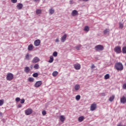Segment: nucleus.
<instances>
[{"label":"nucleus","instance_id":"obj_1","mask_svg":"<svg viewBox=\"0 0 126 126\" xmlns=\"http://www.w3.org/2000/svg\"><path fill=\"white\" fill-rule=\"evenodd\" d=\"M114 67L118 71H122L124 69V65L121 62H117L115 63Z\"/></svg>","mask_w":126,"mask_h":126},{"label":"nucleus","instance_id":"obj_2","mask_svg":"<svg viewBox=\"0 0 126 126\" xmlns=\"http://www.w3.org/2000/svg\"><path fill=\"white\" fill-rule=\"evenodd\" d=\"M94 49L96 52H100V51H103L104 50V46L103 45H98L94 47Z\"/></svg>","mask_w":126,"mask_h":126},{"label":"nucleus","instance_id":"obj_3","mask_svg":"<svg viewBox=\"0 0 126 126\" xmlns=\"http://www.w3.org/2000/svg\"><path fill=\"white\" fill-rule=\"evenodd\" d=\"M114 52L116 54H121L122 53V47L120 46H117L114 48Z\"/></svg>","mask_w":126,"mask_h":126},{"label":"nucleus","instance_id":"obj_4","mask_svg":"<svg viewBox=\"0 0 126 126\" xmlns=\"http://www.w3.org/2000/svg\"><path fill=\"white\" fill-rule=\"evenodd\" d=\"M13 74L9 73L7 74L6 79L8 80V81H11V80L13 79Z\"/></svg>","mask_w":126,"mask_h":126},{"label":"nucleus","instance_id":"obj_5","mask_svg":"<svg viewBox=\"0 0 126 126\" xmlns=\"http://www.w3.org/2000/svg\"><path fill=\"white\" fill-rule=\"evenodd\" d=\"M25 113L26 116H29L30 115H31L32 113H33V110L31 108H29L25 110Z\"/></svg>","mask_w":126,"mask_h":126},{"label":"nucleus","instance_id":"obj_6","mask_svg":"<svg viewBox=\"0 0 126 126\" xmlns=\"http://www.w3.org/2000/svg\"><path fill=\"white\" fill-rule=\"evenodd\" d=\"M42 82L41 81H38L35 83L34 86L36 88H38V87H40L42 85Z\"/></svg>","mask_w":126,"mask_h":126},{"label":"nucleus","instance_id":"obj_7","mask_svg":"<svg viewBox=\"0 0 126 126\" xmlns=\"http://www.w3.org/2000/svg\"><path fill=\"white\" fill-rule=\"evenodd\" d=\"M96 108H97V105L96 103H94L91 105L90 110L92 111H95V110H96Z\"/></svg>","mask_w":126,"mask_h":126},{"label":"nucleus","instance_id":"obj_8","mask_svg":"<svg viewBox=\"0 0 126 126\" xmlns=\"http://www.w3.org/2000/svg\"><path fill=\"white\" fill-rule=\"evenodd\" d=\"M40 44H41V41L40 39H36L34 41V45L35 47H38L40 46Z\"/></svg>","mask_w":126,"mask_h":126},{"label":"nucleus","instance_id":"obj_9","mask_svg":"<svg viewBox=\"0 0 126 126\" xmlns=\"http://www.w3.org/2000/svg\"><path fill=\"white\" fill-rule=\"evenodd\" d=\"M74 67L76 70H78L81 68V65L80 64L76 63L74 65Z\"/></svg>","mask_w":126,"mask_h":126},{"label":"nucleus","instance_id":"obj_10","mask_svg":"<svg viewBox=\"0 0 126 126\" xmlns=\"http://www.w3.org/2000/svg\"><path fill=\"white\" fill-rule=\"evenodd\" d=\"M32 62L33 63H38V62H40V59H39V58L37 57H35L33 58Z\"/></svg>","mask_w":126,"mask_h":126},{"label":"nucleus","instance_id":"obj_11","mask_svg":"<svg viewBox=\"0 0 126 126\" xmlns=\"http://www.w3.org/2000/svg\"><path fill=\"white\" fill-rule=\"evenodd\" d=\"M120 102L121 104H126V97L124 96L122 98H121Z\"/></svg>","mask_w":126,"mask_h":126},{"label":"nucleus","instance_id":"obj_12","mask_svg":"<svg viewBox=\"0 0 126 126\" xmlns=\"http://www.w3.org/2000/svg\"><path fill=\"white\" fill-rule=\"evenodd\" d=\"M72 16H76V15H78V12L76 10H73L71 12Z\"/></svg>","mask_w":126,"mask_h":126},{"label":"nucleus","instance_id":"obj_13","mask_svg":"<svg viewBox=\"0 0 126 126\" xmlns=\"http://www.w3.org/2000/svg\"><path fill=\"white\" fill-rule=\"evenodd\" d=\"M67 35L66 34H64L62 37H61V42L63 43L65 41V40H66V37Z\"/></svg>","mask_w":126,"mask_h":126},{"label":"nucleus","instance_id":"obj_14","mask_svg":"<svg viewBox=\"0 0 126 126\" xmlns=\"http://www.w3.org/2000/svg\"><path fill=\"white\" fill-rule=\"evenodd\" d=\"M16 7L18 9L20 10L21 9H22V7H23V4L22 3H19L17 5Z\"/></svg>","mask_w":126,"mask_h":126},{"label":"nucleus","instance_id":"obj_15","mask_svg":"<svg viewBox=\"0 0 126 126\" xmlns=\"http://www.w3.org/2000/svg\"><path fill=\"white\" fill-rule=\"evenodd\" d=\"M75 91H78L80 89V85L79 84H76L74 86Z\"/></svg>","mask_w":126,"mask_h":126},{"label":"nucleus","instance_id":"obj_16","mask_svg":"<svg viewBox=\"0 0 126 126\" xmlns=\"http://www.w3.org/2000/svg\"><path fill=\"white\" fill-rule=\"evenodd\" d=\"M34 48V46H33V44H30L28 47V51H32Z\"/></svg>","mask_w":126,"mask_h":126},{"label":"nucleus","instance_id":"obj_17","mask_svg":"<svg viewBox=\"0 0 126 126\" xmlns=\"http://www.w3.org/2000/svg\"><path fill=\"white\" fill-rule=\"evenodd\" d=\"M24 71L26 72V73H28L30 72V67L28 66H26L24 68Z\"/></svg>","mask_w":126,"mask_h":126},{"label":"nucleus","instance_id":"obj_18","mask_svg":"<svg viewBox=\"0 0 126 126\" xmlns=\"http://www.w3.org/2000/svg\"><path fill=\"white\" fill-rule=\"evenodd\" d=\"M65 120V117L63 115H61L60 116V121L61 122H62V123H63V122H64V120Z\"/></svg>","mask_w":126,"mask_h":126},{"label":"nucleus","instance_id":"obj_19","mask_svg":"<svg viewBox=\"0 0 126 126\" xmlns=\"http://www.w3.org/2000/svg\"><path fill=\"white\" fill-rule=\"evenodd\" d=\"M89 27H88V26H86L84 28V31H85V32H89Z\"/></svg>","mask_w":126,"mask_h":126},{"label":"nucleus","instance_id":"obj_20","mask_svg":"<svg viewBox=\"0 0 126 126\" xmlns=\"http://www.w3.org/2000/svg\"><path fill=\"white\" fill-rule=\"evenodd\" d=\"M53 62H54V56H51L50 57V59L48 61V63H53Z\"/></svg>","mask_w":126,"mask_h":126},{"label":"nucleus","instance_id":"obj_21","mask_svg":"<svg viewBox=\"0 0 126 126\" xmlns=\"http://www.w3.org/2000/svg\"><path fill=\"white\" fill-rule=\"evenodd\" d=\"M84 120V116H81L78 118V121L80 122V123H81V122H83Z\"/></svg>","mask_w":126,"mask_h":126},{"label":"nucleus","instance_id":"obj_22","mask_svg":"<svg viewBox=\"0 0 126 126\" xmlns=\"http://www.w3.org/2000/svg\"><path fill=\"white\" fill-rule=\"evenodd\" d=\"M58 74H59V72L57 71H55L53 72L52 73V75L53 76L56 77L58 75Z\"/></svg>","mask_w":126,"mask_h":126},{"label":"nucleus","instance_id":"obj_23","mask_svg":"<svg viewBox=\"0 0 126 126\" xmlns=\"http://www.w3.org/2000/svg\"><path fill=\"white\" fill-rule=\"evenodd\" d=\"M36 14H41V13H42V10H41V9H36Z\"/></svg>","mask_w":126,"mask_h":126},{"label":"nucleus","instance_id":"obj_24","mask_svg":"<svg viewBox=\"0 0 126 126\" xmlns=\"http://www.w3.org/2000/svg\"><path fill=\"white\" fill-rule=\"evenodd\" d=\"M110 32V30L108 29H106L104 31L103 33L105 35H107Z\"/></svg>","mask_w":126,"mask_h":126},{"label":"nucleus","instance_id":"obj_25","mask_svg":"<svg viewBox=\"0 0 126 126\" xmlns=\"http://www.w3.org/2000/svg\"><path fill=\"white\" fill-rule=\"evenodd\" d=\"M55 12V10H54V9L53 8H51L50 10H49V14H53V13Z\"/></svg>","mask_w":126,"mask_h":126},{"label":"nucleus","instance_id":"obj_26","mask_svg":"<svg viewBox=\"0 0 126 126\" xmlns=\"http://www.w3.org/2000/svg\"><path fill=\"white\" fill-rule=\"evenodd\" d=\"M109 78H110V74H106L104 76V79H105V80H107V79H109Z\"/></svg>","mask_w":126,"mask_h":126},{"label":"nucleus","instance_id":"obj_27","mask_svg":"<svg viewBox=\"0 0 126 126\" xmlns=\"http://www.w3.org/2000/svg\"><path fill=\"white\" fill-rule=\"evenodd\" d=\"M119 28H120V29H123L124 28V24L123 23H119Z\"/></svg>","mask_w":126,"mask_h":126},{"label":"nucleus","instance_id":"obj_28","mask_svg":"<svg viewBox=\"0 0 126 126\" xmlns=\"http://www.w3.org/2000/svg\"><path fill=\"white\" fill-rule=\"evenodd\" d=\"M28 81H29V82H34V78L29 77L28 78Z\"/></svg>","mask_w":126,"mask_h":126},{"label":"nucleus","instance_id":"obj_29","mask_svg":"<svg viewBox=\"0 0 126 126\" xmlns=\"http://www.w3.org/2000/svg\"><path fill=\"white\" fill-rule=\"evenodd\" d=\"M30 55H29V54H27L25 56V59L26 60H30Z\"/></svg>","mask_w":126,"mask_h":126},{"label":"nucleus","instance_id":"obj_30","mask_svg":"<svg viewBox=\"0 0 126 126\" xmlns=\"http://www.w3.org/2000/svg\"><path fill=\"white\" fill-rule=\"evenodd\" d=\"M80 48H81V45H77V46H76L75 47V49L76 50H77V51H79V50H80Z\"/></svg>","mask_w":126,"mask_h":126},{"label":"nucleus","instance_id":"obj_31","mask_svg":"<svg viewBox=\"0 0 126 126\" xmlns=\"http://www.w3.org/2000/svg\"><path fill=\"white\" fill-rule=\"evenodd\" d=\"M122 52L123 54H126V46L123 47Z\"/></svg>","mask_w":126,"mask_h":126},{"label":"nucleus","instance_id":"obj_32","mask_svg":"<svg viewBox=\"0 0 126 126\" xmlns=\"http://www.w3.org/2000/svg\"><path fill=\"white\" fill-rule=\"evenodd\" d=\"M35 69H39V64H35L33 66Z\"/></svg>","mask_w":126,"mask_h":126},{"label":"nucleus","instance_id":"obj_33","mask_svg":"<svg viewBox=\"0 0 126 126\" xmlns=\"http://www.w3.org/2000/svg\"><path fill=\"white\" fill-rule=\"evenodd\" d=\"M76 100L78 101L79 100H80V95H77L75 97Z\"/></svg>","mask_w":126,"mask_h":126},{"label":"nucleus","instance_id":"obj_34","mask_svg":"<svg viewBox=\"0 0 126 126\" xmlns=\"http://www.w3.org/2000/svg\"><path fill=\"white\" fill-rule=\"evenodd\" d=\"M4 102V100L3 99L0 100V106H2L3 105Z\"/></svg>","mask_w":126,"mask_h":126},{"label":"nucleus","instance_id":"obj_35","mask_svg":"<svg viewBox=\"0 0 126 126\" xmlns=\"http://www.w3.org/2000/svg\"><path fill=\"white\" fill-rule=\"evenodd\" d=\"M53 57H58V52H57V51L53 52Z\"/></svg>","mask_w":126,"mask_h":126},{"label":"nucleus","instance_id":"obj_36","mask_svg":"<svg viewBox=\"0 0 126 126\" xmlns=\"http://www.w3.org/2000/svg\"><path fill=\"white\" fill-rule=\"evenodd\" d=\"M38 73H34L33 74H32V76L33 77H38Z\"/></svg>","mask_w":126,"mask_h":126},{"label":"nucleus","instance_id":"obj_37","mask_svg":"<svg viewBox=\"0 0 126 126\" xmlns=\"http://www.w3.org/2000/svg\"><path fill=\"white\" fill-rule=\"evenodd\" d=\"M114 99H115V95H112L111 96V102H113L114 101Z\"/></svg>","mask_w":126,"mask_h":126},{"label":"nucleus","instance_id":"obj_38","mask_svg":"<svg viewBox=\"0 0 126 126\" xmlns=\"http://www.w3.org/2000/svg\"><path fill=\"white\" fill-rule=\"evenodd\" d=\"M25 102V99L24 98L22 99L20 101L21 104H24V102Z\"/></svg>","mask_w":126,"mask_h":126},{"label":"nucleus","instance_id":"obj_39","mask_svg":"<svg viewBox=\"0 0 126 126\" xmlns=\"http://www.w3.org/2000/svg\"><path fill=\"white\" fill-rule=\"evenodd\" d=\"M15 101L16 102H19L20 101V98L19 97H16V99H15Z\"/></svg>","mask_w":126,"mask_h":126},{"label":"nucleus","instance_id":"obj_40","mask_svg":"<svg viewBox=\"0 0 126 126\" xmlns=\"http://www.w3.org/2000/svg\"><path fill=\"white\" fill-rule=\"evenodd\" d=\"M11 1L12 3H16V2H17V0H11Z\"/></svg>","mask_w":126,"mask_h":126},{"label":"nucleus","instance_id":"obj_41","mask_svg":"<svg viewBox=\"0 0 126 126\" xmlns=\"http://www.w3.org/2000/svg\"><path fill=\"white\" fill-rule=\"evenodd\" d=\"M42 114L43 116H45V115H46L47 114V112H46V111L44 110L42 111Z\"/></svg>","mask_w":126,"mask_h":126},{"label":"nucleus","instance_id":"obj_42","mask_svg":"<svg viewBox=\"0 0 126 126\" xmlns=\"http://www.w3.org/2000/svg\"><path fill=\"white\" fill-rule=\"evenodd\" d=\"M123 89H126V83H125L123 85Z\"/></svg>","mask_w":126,"mask_h":126},{"label":"nucleus","instance_id":"obj_43","mask_svg":"<svg viewBox=\"0 0 126 126\" xmlns=\"http://www.w3.org/2000/svg\"><path fill=\"white\" fill-rule=\"evenodd\" d=\"M70 4H73L74 3V1L72 0L69 1Z\"/></svg>","mask_w":126,"mask_h":126},{"label":"nucleus","instance_id":"obj_44","mask_svg":"<svg viewBox=\"0 0 126 126\" xmlns=\"http://www.w3.org/2000/svg\"><path fill=\"white\" fill-rule=\"evenodd\" d=\"M56 43H59L60 42V39L59 38H56L55 40Z\"/></svg>","mask_w":126,"mask_h":126},{"label":"nucleus","instance_id":"obj_45","mask_svg":"<svg viewBox=\"0 0 126 126\" xmlns=\"http://www.w3.org/2000/svg\"><path fill=\"white\" fill-rule=\"evenodd\" d=\"M22 107V105L21 104H19L18 105V108H21Z\"/></svg>","mask_w":126,"mask_h":126},{"label":"nucleus","instance_id":"obj_46","mask_svg":"<svg viewBox=\"0 0 126 126\" xmlns=\"http://www.w3.org/2000/svg\"><path fill=\"white\" fill-rule=\"evenodd\" d=\"M91 68H95V65H94V64H92Z\"/></svg>","mask_w":126,"mask_h":126},{"label":"nucleus","instance_id":"obj_47","mask_svg":"<svg viewBox=\"0 0 126 126\" xmlns=\"http://www.w3.org/2000/svg\"><path fill=\"white\" fill-rule=\"evenodd\" d=\"M35 2H39L40 1V0H33Z\"/></svg>","mask_w":126,"mask_h":126},{"label":"nucleus","instance_id":"obj_48","mask_svg":"<svg viewBox=\"0 0 126 126\" xmlns=\"http://www.w3.org/2000/svg\"><path fill=\"white\" fill-rule=\"evenodd\" d=\"M83 0V1H88L89 0Z\"/></svg>","mask_w":126,"mask_h":126},{"label":"nucleus","instance_id":"obj_49","mask_svg":"<svg viewBox=\"0 0 126 126\" xmlns=\"http://www.w3.org/2000/svg\"><path fill=\"white\" fill-rule=\"evenodd\" d=\"M117 126H122V124L121 123H120L119 124H118L117 125Z\"/></svg>","mask_w":126,"mask_h":126},{"label":"nucleus","instance_id":"obj_50","mask_svg":"<svg viewBox=\"0 0 126 126\" xmlns=\"http://www.w3.org/2000/svg\"><path fill=\"white\" fill-rule=\"evenodd\" d=\"M2 116V113L0 112V117H1Z\"/></svg>","mask_w":126,"mask_h":126},{"label":"nucleus","instance_id":"obj_51","mask_svg":"<svg viewBox=\"0 0 126 126\" xmlns=\"http://www.w3.org/2000/svg\"><path fill=\"white\" fill-rule=\"evenodd\" d=\"M109 100L111 101V97H109Z\"/></svg>","mask_w":126,"mask_h":126},{"label":"nucleus","instance_id":"obj_52","mask_svg":"<svg viewBox=\"0 0 126 126\" xmlns=\"http://www.w3.org/2000/svg\"><path fill=\"white\" fill-rule=\"evenodd\" d=\"M31 68H32V66H31Z\"/></svg>","mask_w":126,"mask_h":126}]
</instances>
